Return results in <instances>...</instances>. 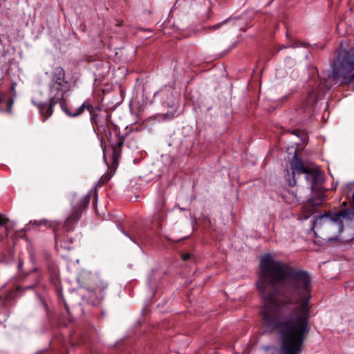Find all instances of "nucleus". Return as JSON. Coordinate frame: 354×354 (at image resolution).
Returning a JSON list of instances; mask_svg holds the SVG:
<instances>
[{
  "mask_svg": "<svg viewBox=\"0 0 354 354\" xmlns=\"http://www.w3.org/2000/svg\"><path fill=\"white\" fill-rule=\"evenodd\" d=\"M259 277L256 285L263 300V324L277 334L280 342L279 347L263 349L270 351L268 354H300L310 330V274L268 253L260 261Z\"/></svg>",
  "mask_w": 354,
  "mask_h": 354,
  "instance_id": "1",
  "label": "nucleus"
},
{
  "mask_svg": "<svg viewBox=\"0 0 354 354\" xmlns=\"http://www.w3.org/2000/svg\"><path fill=\"white\" fill-rule=\"evenodd\" d=\"M86 109L89 112L91 122L97 136H100L102 139L106 138L110 142L113 150V156H115L118 150L123 145L124 137L118 135L117 128L114 129L115 136L113 137L109 122V113L106 111L102 110L100 105L93 106L90 100H86L80 106L73 111L71 118L80 116Z\"/></svg>",
  "mask_w": 354,
  "mask_h": 354,
  "instance_id": "2",
  "label": "nucleus"
},
{
  "mask_svg": "<svg viewBox=\"0 0 354 354\" xmlns=\"http://www.w3.org/2000/svg\"><path fill=\"white\" fill-rule=\"evenodd\" d=\"M71 89V83L58 85H48V102H41L32 100V104L36 106L43 118L42 121H46L53 113L54 106L59 104L62 110L71 118L73 112H71L67 106L68 93Z\"/></svg>",
  "mask_w": 354,
  "mask_h": 354,
  "instance_id": "3",
  "label": "nucleus"
},
{
  "mask_svg": "<svg viewBox=\"0 0 354 354\" xmlns=\"http://www.w3.org/2000/svg\"><path fill=\"white\" fill-rule=\"evenodd\" d=\"M347 43L341 42L340 48L337 52L333 63L331 64V72L329 78L342 82L348 79L349 82L354 80V46L347 49Z\"/></svg>",
  "mask_w": 354,
  "mask_h": 354,
  "instance_id": "4",
  "label": "nucleus"
},
{
  "mask_svg": "<svg viewBox=\"0 0 354 354\" xmlns=\"http://www.w3.org/2000/svg\"><path fill=\"white\" fill-rule=\"evenodd\" d=\"M93 196V205L97 199V193L95 189H91L82 197L76 205H73L70 214L66 218L63 225V230L66 232H71L82 217L83 211L88 207L91 197Z\"/></svg>",
  "mask_w": 354,
  "mask_h": 354,
  "instance_id": "5",
  "label": "nucleus"
},
{
  "mask_svg": "<svg viewBox=\"0 0 354 354\" xmlns=\"http://www.w3.org/2000/svg\"><path fill=\"white\" fill-rule=\"evenodd\" d=\"M353 213L349 209L339 212H328L315 218L314 227H317L322 224L333 223L337 226L339 232L344 229V221L351 220Z\"/></svg>",
  "mask_w": 354,
  "mask_h": 354,
  "instance_id": "6",
  "label": "nucleus"
},
{
  "mask_svg": "<svg viewBox=\"0 0 354 354\" xmlns=\"http://www.w3.org/2000/svg\"><path fill=\"white\" fill-rule=\"evenodd\" d=\"M155 97H158L162 104L169 109V110L165 113V119H171L176 115L178 108V94L175 92L174 89L171 86H165L155 93Z\"/></svg>",
  "mask_w": 354,
  "mask_h": 354,
  "instance_id": "7",
  "label": "nucleus"
},
{
  "mask_svg": "<svg viewBox=\"0 0 354 354\" xmlns=\"http://www.w3.org/2000/svg\"><path fill=\"white\" fill-rule=\"evenodd\" d=\"M306 174V180L313 191L319 184L324 181V174L317 167H309Z\"/></svg>",
  "mask_w": 354,
  "mask_h": 354,
  "instance_id": "8",
  "label": "nucleus"
},
{
  "mask_svg": "<svg viewBox=\"0 0 354 354\" xmlns=\"http://www.w3.org/2000/svg\"><path fill=\"white\" fill-rule=\"evenodd\" d=\"M291 169L292 177L287 180L289 186L293 187L296 185V180L295 178V174H301L307 172V169L309 166H305L302 160L298 158L297 153L295 152L294 156L290 162Z\"/></svg>",
  "mask_w": 354,
  "mask_h": 354,
  "instance_id": "9",
  "label": "nucleus"
},
{
  "mask_svg": "<svg viewBox=\"0 0 354 354\" xmlns=\"http://www.w3.org/2000/svg\"><path fill=\"white\" fill-rule=\"evenodd\" d=\"M69 83L71 82L67 80L64 68L61 66L55 67L51 73L50 80L48 85H58Z\"/></svg>",
  "mask_w": 354,
  "mask_h": 354,
  "instance_id": "10",
  "label": "nucleus"
},
{
  "mask_svg": "<svg viewBox=\"0 0 354 354\" xmlns=\"http://www.w3.org/2000/svg\"><path fill=\"white\" fill-rule=\"evenodd\" d=\"M55 244L57 247L63 248L65 250H70L71 249V244L73 243V239L67 237V240H65L60 233L54 229Z\"/></svg>",
  "mask_w": 354,
  "mask_h": 354,
  "instance_id": "11",
  "label": "nucleus"
},
{
  "mask_svg": "<svg viewBox=\"0 0 354 354\" xmlns=\"http://www.w3.org/2000/svg\"><path fill=\"white\" fill-rule=\"evenodd\" d=\"M86 297L91 304L97 305L104 299V293L102 290L95 289V290L88 291Z\"/></svg>",
  "mask_w": 354,
  "mask_h": 354,
  "instance_id": "12",
  "label": "nucleus"
},
{
  "mask_svg": "<svg viewBox=\"0 0 354 354\" xmlns=\"http://www.w3.org/2000/svg\"><path fill=\"white\" fill-rule=\"evenodd\" d=\"M48 221L46 219H41V220H38V221H34V224L36 225L37 226H40V225H46L48 224Z\"/></svg>",
  "mask_w": 354,
  "mask_h": 354,
  "instance_id": "13",
  "label": "nucleus"
},
{
  "mask_svg": "<svg viewBox=\"0 0 354 354\" xmlns=\"http://www.w3.org/2000/svg\"><path fill=\"white\" fill-rule=\"evenodd\" d=\"M228 21V19H225L222 22L218 23L214 26L209 27L210 29L216 30L218 29L222 25L225 24Z\"/></svg>",
  "mask_w": 354,
  "mask_h": 354,
  "instance_id": "14",
  "label": "nucleus"
},
{
  "mask_svg": "<svg viewBox=\"0 0 354 354\" xmlns=\"http://www.w3.org/2000/svg\"><path fill=\"white\" fill-rule=\"evenodd\" d=\"M153 276V272H152L150 274H149V279H148V283L149 286H151V288H153L154 285H155V283L152 280V277ZM152 292L153 293L154 292V290L153 289L151 290Z\"/></svg>",
  "mask_w": 354,
  "mask_h": 354,
  "instance_id": "15",
  "label": "nucleus"
},
{
  "mask_svg": "<svg viewBox=\"0 0 354 354\" xmlns=\"http://www.w3.org/2000/svg\"><path fill=\"white\" fill-rule=\"evenodd\" d=\"M192 256V254L191 253H186V254H183L182 255V259L184 260V261H187L188 259H189Z\"/></svg>",
  "mask_w": 354,
  "mask_h": 354,
  "instance_id": "16",
  "label": "nucleus"
},
{
  "mask_svg": "<svg viewBox=\"0 0 354 354\" xmlns=\"http://www.w3.org/2000/svg\"><path fill=\"white\" fill-rule=\"evenodd\" d=\"M8 219L4 218L2 215H0V225H5Z\"/></svg>",
  "mask_w": 354,
  "mask_h": 354,
  "instance_id": "17",
  "label": "nucleus"
},
{
  "mask_svg": "<svg viewBox=\"0 0 354 354\" xmlns=\"http://www.w3.org/2000/svg\"><path fill=\"white\" fill-rule=\"evenodd\" d=\"M297 46L296 44H294V45H287V46H283L281 49L282 48H290V47H292V48H296Z\"/></svg>",
  "mask_w": 354,
  "mask_h": 354,
  "instance_id": "18",
  "label": "nucleus"
},
{
  "mask_svg": "<svg viewBox=\"0 0 354 354\" xmlns=\"http://www.w3.org/2000/svg\"><path fill=\"white\" fill-rule=\"evenodd\" d=\"M64 306H65V308H66V311L69 313V308L66 302H64Z\"/></svg>",
  "mask_w": 354,
  "mask_h": 354,
  "instance_id": "19",
  "label": "nucleus"
},
{
  "mask_svg": "<svg viewBox=\"0 0 354 354\" xmlns=\"http://www.w3.org/2000/svg\"><path fill=\"white\" fill-rule=\"evenodd\" d=\"M235 46V44H233L230 46V49L225 53L227 54L228 52H230L234 47Z\"/></svg>",
  "mask_w": 354,
  "mask_h": 354,
  "instance_id": "20",
  "label": "nucleus"
},
{
  "mask_svg": "<svg viewBox=\"0 0 354 354\" xmlns=\"http://www.w3.org/2000/svg\"><path fill=\"white\" fill-rule=\"evenodd\" d=\"M320 203H321V201H319V203H317L316 204V205H317V206H319V205H320Z\"/></svg>",
  "mask_w": 354,
  "mask_h": 354,
  "instance_id": "21",
  "label": "nucleus"
},
{
  "mask_svg": "<svg viewBox=\"0 0 354 354\" xmlns=\"http://www.w3.org/2000/svg\"><path fill=\"white\" fill-rule=\"evenodd\" d=\"M122 232L124 233V234H125V236L129 237V235L127 234H126L124 232Z\"/></svg>",
  "mask_w": 354,
  "mask_h": 354,
  "instance_id": "22",
  "label": "nucleus"
},
{
  "mask_svg": "<svg viewBox=\"0 0 354 354\" xmlns=\"http://www.w3.org/2000/svg\"><path fill=\"white\" fill-rule=\"evenodd\" d=\"M32 286H28L26 288H31Z\"/></svg>",
  "mask_w": 354,
  "mask_h": 354,
  "instance_id": "23",
  "label": "nucleus"
},
{
  "mask_svg": "<svg viewBox=\"0 0 354 354\" xmlns=\"http://www.w3.org/2000/svg\"><path fill=\"white\" fill-rule=\"evenodd\" d=\"M49 225H50V227H54V225H53L51 223H50V224H49Z\"/></svg>",
  "mask_w": 354,
  "mask_h": 354,
  "instance_id": "24",
  "label": "nucleus"
},
{
  "mask_svg": "<svg viewBox=\"0 0 354 354\" xmlns=\"http://www.w3.org/2000/svg\"><path fill=\"white\" fill-rule=\"evenodd\" d=\"M312 204V202H309L308 205H310Z\"/></svg>",
  "mask_w": 354,
  "mask_h": 354,
  "instance_id": "25",
  "label": "nucleus"
}]
</instances>
